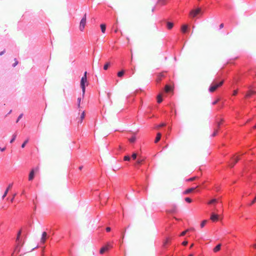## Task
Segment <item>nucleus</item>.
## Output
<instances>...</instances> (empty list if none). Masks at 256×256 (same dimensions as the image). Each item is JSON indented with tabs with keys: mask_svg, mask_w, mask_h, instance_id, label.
<instances>
[{
	"mask_svg": "<svg viewBox=\"0 0 256 256\" xmlns=\"http://www.w3.org/2000/svg\"><path fill=\"white\" fill-rule=\"evenodd\" d=\"M244 155V152H239L232 156H231L230 158L229 162L228 163V166L230 168H234V166L238 162L242 159Z\"/></svg>",
	"mask_w": 256,
	"mask_h": 256,
	"instance_id": "6e6552de",
	"label": "nucleus"
},
{
	"mask_svg": "<svg viewBox=\"0 0 256 256\" xmlns=\"http://www.w3.org/2000/svg\"><path fill=\"white\" fill-rule=\"evenodd\" d=\"M194 178H188L186 180L188 182H192L194 180Z\"/></svg>",
	"mask_w": 256,
	"mask_h": 256,
	"instance_id": "c03bdc74",
	"label": "nucleus"
},
{
	"mask_svg": "<svg viewBox=\"0 0 256 256\" xmlns=\"http://www.w3.org/2000/svg\"><path fill=\"white\" fill-rule=\"evenodd\" d=\"M204 12V10L202 8L197 6L190 11L189 15L192 18H194L202 16Z\"/></svg>",
	"mask_w": 256,
	"mask_h": 256,
	"instance_id": "9d476101",
	"label": "nucleus"
},
{
	"mask_svg": "<svg viewBox=\"0 0 256 256\" xmlns=\"http://www.w3.org/2000/svg\"><path fill=\"white\" fill-rule=\"evenodd\" d=\"M182 245L184 246H187V244H188V240H186V239H184V240H182V243H181Z\"/></svg>",
	"mask_w": 256,
	"mask_h": 256,
	"instance_id": "72a5a7b5",
	"label": "nucleus"
},
{
	"mask_svg": "<svg viewBox=\"0 0 256 256\" xmlns=\"http://www.w3.org/2000/svg\"><path fill=\"white\" fill-rule=\"evenodd\" d=\"M162 132H158L157 134H156V137L154 139V142L156 144V146H158V147H160L161 146V144H159V142H160V140H162Z\"/></svg>",
	"mask_w": 256,
	"mask_h": 256,
	"instance_id": "6ab92c4d",
	"label": "nucleus"
},
{
	"mask_svg": "<svg viewBox=\"0 0 256 256\" xmlns=\"http://www.w3.org/2000/svg\"><path fill=\"white\" fill-rule=\"evenodd\" d=\"M154 108L167 118L175 116L176 114L175 106L171 102L168 103L162 108L155 106Z\"/></svg>",
	"mask_w": 256,
	"mask_h": 256,
	"instance_id": "423d86ee",
	"label": "nucleus"
},
{
	"mask_svg": "<svg viewBox=\"0 0 256 256\" xmlns=\"http://www.w3.org/2000/svg\"><path fill=\"white\" fill-rule=\"evenodd\" d=\"M145 95L144 92L142 89L139 88L136 90L133 94L128 96L126 100L129 104H134L136 106L140 108L142 106V98Z\"/></svg>",
	"mask_w": 256,
	"mask_h": 256,
	"instance_id": "20e7f679",
	"label": "nucleus"
},
{
	"mask_svg": "<svg viewBox=\"0 0 256 256\" xmlns=\"http://www.w3.org/2000/svg\"><path fill=\"white\" fill-rule=\"evenodd\" d=\"M134 74V72H129L128 71H127L124 68H122V69L121 70H119L118 73H117V76L118 78H122V76L124 75H128V76H131L132 74Z\"/></svg>",
	"mask_w": 256,
	"mask_h": 256,
	"instance_id": "f3484780",
	"label": "nucleus"
},
{
	"mask_svg": "<svg viewBox=\"0 0 256 256\" xmlns=\"http://www.w3.org/2000/svg\"><path fill=\"white\" fill-rule=\"evenodd\" d=\"M252 248H254V250H256V243L253 244L252 245Z\"/></svg>",
	"mask_w": 256,
	"mask_h": 256,
	"instance_id": "49530a36",
	"label": "nucleus"
},
{
	"mask_svg": "<svg viewBox=\"0 0 256 256\" xmlns=\"http://www.w3.org/2000/svg\"><path fill=\"white\" fill-rule=\"evenodd\" d=\"M184 200L187 202V203H191L192 202V200L191 198H190V197H186L184 198Z\"/></svg>",
	"mask_w": 256,
	"mask_h": 256,
	"instance_id": "f704fd0d",
	"label": "nucleus"
},
{
	"mask_svg": "<svg viewBox=\"0 0 256 256\" xmlns=\"http://www.w3.org/2000/svg\"><path fill=\"white\" fill-rule=\"evenodd\" d=\"M28 142H29V139L28 138L26 139L23 142V143L22 144L21 147L22 148H24L26 146V144Z\"/></svg>",
	"mask_w": 256,
	"mask_h": 256,
	"instance_id": "473e14b6",
	"label": "nucleus"
},
{
	"mask_svg": "<svg viewBox=\"0 0 256 256\" xmlns=\"http://www.w3.org/2000/svg\"><path fill=\"white\" fill-rule=\"evenodd\" d=\"M80 86L82 90V98L84 97L86 92V88L89 84V81H80Z\"/></svg>",
	"mask_w": 256,
	"mask_h": 256,
	"instance_id": "a211bd4d",
	"label": "nucleus"
},
{
	"mask_svg": "<svg viewBox=\"0 0 256 256\" xmlns=\"http://www.w3.org/2000/svg\"><path fill=\"white\" fill-rule=\"evenodd\" d=\"M12 112V110H10V112L7 114L6 116H7L8 114H10Z\"/></svg>",
	"mask_w": 256,
	"mask_h": 256,
	"instance_id": "603ef678",
	"label": "nucleus"
},
{
	"mask_svg": "<svg viewBox=\"0 0 256 256\" xmlns=\"http://www.w3.org/2000/svg\"><path fill=\"white\" fill-rule=\"evenodd\" d=\"M156 8V6H154L152 8V12H154V10Z\"/></svg>",
	"mask_w": 256,
	"mask_h": 256,
	"instance_id": "4d7b16f0",
	"label": "nucleus"
},
{
	"mask_svg": "<svg viewBox=\"0 0 256 256\" xmlns=\"http://www.w3.org/2000/svg\"><path fill=\"white\" fill-rule=\"evenodd\" d=\"M16 136H17V134L16 132L12 135V138L10 139V144H12L15 141V140L16 138Z\"/></svg>",
	"mask_w": 256,
	"mask_h": 256,
	"instance_id": "c756f323",
	"label": "nucleus"
},
{
	"mask_svg": "<svg viewBox=\"0 0 256 256\" xmlns=\"http://www.w3.org/2000/svg\"><path fill=\"white\" fill-rule=\"evenodd\" d=\"M224 26V24L223 23H222L220 25V29H221L222 28H223Z\"/></svg>",
	"mask_w": 256,
	"mask_h": 256,
	"instance_id": "8fccbe9b",
	"label": "nucleus"
},
{
	"mask_svg": "<svg viewBox=\"0 0 256 256\" xmlns=\"http://www.w3.org/2000/svg\"><path fill=\"white\" fill-rule=\"evenodd\" d=\"M12 187V184H8V186L6 188V190H8V191H9Z\"/></svg>",
	"mask_w": 256,
	"mask_h": 256,
	"instance_id": "79ce46f5",
	"label": "nucleus"
},
{
	"mask_svg": "<svg viewBox=\"0 0 256 256\" xmlns=\"http://www.w3.org/2000/svg\"><path fill=\"white\" fill-rule=\"evenodd\" d=\"M106 230L107 232H110L111 230V228L110 227H107L106 228Z\"/></svg>",
	"mask_w": 256,
	"mask_h": 256,
	"instance_id": "de8ad7c7",
	"label": "nucleus"
},
{
	"mask_svg": "<svg viewBox=\"0 0 256 256\" xmlns=\"http://www.w3.org/2000/svg\"><path fill=\"white\" fill-rule=\"evenodd\" d=\"M114 247V244L112 242H108L103 246H102L100 250V253L102 254L104 253L108 252Z\"/></svg>",
	"mask_w": 256,
	"mask_h": 256,
	"instance_id": "f8f14e48",
	"label": "nucleus"
},
{
	"mask_svg": "<svg viewBox=\"0 0 256 256\" xmlns=\"http://www.w3.org/2000/svg\"><path fill=\"white\" fill-rule=\"evenodd\" d=\"M6 150V148H0V151L2 152H4Z\"/></svg>",
	"mask_w": 256,
	"mask_h": 256,
	"instance_id": "09e8293b",
	"label": "nucleus"
},
{
	"mask_svg": "<svg viewBox=\"0 0 256 256\" xmlns=\"http://www.w3.org/2000/svg\"><path fill=\"white\" fill-rule=\"evenodd\" d=\"M6 52L5 50L0 52V56L3 55Z\"/></svg>",
	"mask_w": 256,
	"mask_h": 256,
	"instance_id": "a18cd8bd",
	"label": "nucleus"
},
{
	"mask_svg": "<svg viewBox=\"0 0 256 256\" xmlns=\"http://www.w3.org/2000/svg\"><path fill=\"white\" fill-rule=\"evenodd\" d=\"M8 192V190H6L4 194L2 195V198H4L7 196Z\"/></svg>",
	"mask_w": 256,
	"mask_h": 256,
	"instance_id": "a19ab883",
	"label": "nucleus"
},
{
	"mask_svg": "<svg viewBox=\"0 0 256 256\" xmlns=\"http://www.w3.org/2000/svg\"><path fill=\"white\" fill-rule=\"evenodd\" d=\"M173 236L172 234L166 236L162 242V246L166 249L168 246L172 244Z\"/></svg>",
	"mask_w": 256,
	"mask_h": 256,
	"instance_id": "4468645a",
	"label": "nucleus"
},
{
	"mask_svg": "<svg viewBox=\"0 0 256 256\" xmlns=\"http://www.w3.org/2000/svg\"><path fill=\"white\" fill-rule=\"evenodd\" d=\"M221 246H222V244H218L217 245H216V246L213 249V251L214 252H218V251L220 250V248H221Z\"/></svg>",
	"mask_w": 256,
	"mask_h": 256,
	"instance_id": "393cba45",
	"label": "nucleus"
},
{
	"mask_svg": "<svg viewBox=\"0 0 256 256\" xmlns=\"http://www.w3.org/2000/svg\"><path fill=\"white\" fill-rule=\"evenodd\" d=\"M219 202V200L215 198H210L207 200L205 203L210 206H214V209H212V212L210 214V220L212 222H216L222 220V216L218 213V210L216 208L215 206Z\"/></svg>",
	"mask_w": 256,
	"mask_h": 256,
	"instance_id": "39448f33",
	"label": "nucleus"
},
{
	"mask_svg": "<svg viewBox=\"0 0 256 256\" xmlns=\"http://www.w3.org/2000/svg\"><path fill=\"white\" fill-rule=\"evenodd\" d=\"M22 195H24L25 194V192L24 190H22Z\"/></svg>",
	"mask_w": 256,
	"mask_h": 256,
	"instance_id": "864d4df0",
	"label": "nucleus"
},
{
	"mask_svg": "<svg viewBox=\"0 0 256 256\" xmlns=\"http://www.w3.org/2000/svg\"><path fill=\"white\" fill-rule=\"evenodd\" d=\"M177 41H178V40H176V41H175V42H174V44H176V42H177Z\"/></svg>",
	"mask_w": 256,
	"mask_h": 256,
	"instance_id": "13d9d810",
	"label": "nucleus"
},
{
	"mask_svg": "<svg viewBox=\"0 0 256 256\" xmlns=\"http://www.w3.org/2000/svg\"><path fill=\"white\" fill-rule=\"evenodd\" d=\"M82 98L81 97H79L78 98V108H80V102H81Z\"/></svg>",
	"mask_w": 256,
	"mask_h": 256,
	"instance_id": "58836bf2",
	"label": "nucleus"
},
{
	"mask_svg": "<svg viewBox=\"0 0 256 256\" xmlns=\"http://www.w3.org/2000/svg\"><path fill=\"white\" fill-rule=\"evenodd\" d=\"M85 116H86V114H85V112H83L81 114H80V120L78 121V122H80L82 123L83 120L84 118H85Z\"/></svg>",
	"mask_w": 256,
	"mask_h": 256,
	"instance_id": "7c9ffc66",
	"label": "nucleus"
},
{
	"mask_svg": "<svg viewBox=\"0 0 256 256\" xmlns=\"http://www.w3.org/2000/svg\"><path fill=\"white\" fill-rule=\"evenodd\" d=\"M86 13L82 18L81 19L80 22L79 29L81 32H83L84 28V27L86 25Z\"/></svg>",
	"mask_w": 256,
	"mask_h": 256,
	"instance_id": "dca6fc26",
	"label": "nucleus"
},
{
	"mask_svg": "<svg viewBox=\"0 0 256 256\" xmlns=\"http://www.w3.org/2000/svg\"><path fill=\"white\" fill-rule=\"evenodd\" d=\"M208 222V220H202L200 224V228H203Z\"/></svg>",
	"mask_w": 256,
	"mask_h": 256,
	"instance_id": "cd10ccee",
	"label": "nucleus"
},
{
	"mask_svg": "<svg viewBox=\"0 0 256 256\" xmlns=\"http://www.w3.org/2000/svg\"><path fill=\"white\" fill-rule=\"evenodd\" d=\"M23 116H24L23 114H20L18 116V118H17V119H16V123H18V122L22 118Z\"/></svg>",
	"mask_w": 256,
	"mask_h": 256,
	"instance_id": "c9c22d12",
	"label": "nucleus"
},
{
	"mask_svg": "<svg viewBox=\"0 0 256 256\" xmlns=\"http://www.w3.org/2000/svg\"><path fill=\"white\" fill-rule=\"evenodd\" d=\"M194 190V188H188L184 192V194H189L190 192H192Z\"/></svg>",
	"mask_w": 256,
	"mask_h": 256,
	"instance_id": "a878e982",
	"label": "nucleus"
},
{
	"mask_svg": "<svg viewBox=\"0 0 256 256\" xmlns=\"http://www.w3.org/2000/svg\"><path fill=\"white\" fill-rule=\"evenodd\" d=\"M86 72H84V76L81 78L80 80H87V77H86Z\"/></svg>",
	"mask_w": 256,
	"mask_h": 256,
	"instance_id": "e433bc0d",
	"label": "nucleus"
},
{
	"mask_svg": "<svg viewBox=\"0 0 256 256\" xmlns=\"http://www.w3.org/2000/svg\"><path fill=\"white\" fill-rule=\"evenodd\" d=\"M128 142L130 144H134L136 140V137L135 134H132L130 138H128Z\"/></svg>",
	"mask_w": 256,
	"mask_h": 256,
	"instance_id": "5701e85b",
	"label": "nucleus"
},
{
	"mask_svg": "<svg viewBox=\"0 0 256 256\" xmlns=\"http://www.w3.org/2000/svg\"><path fill=\"white\" fill-rule=\"evenodd\" d=\"M125 162H128L132 166L129 174L130 179L134 180V182L137 183V178L142 173L140 177L142 180L147 178L146 173L144 172L142 169H140V166L145 164V158L143 157L139 151L134 152L131 155H126L124 158Z\"/></svg>",
	"mask_w": 256,
	"mask_h": 256,
	"instance_id": "f03ea898",
	"label": "nucleus"
},
{
	"mask_svg": "<svg viewBox=\"0 0 256 256\" xmlns=\"http://www.w3.org/2000/svg\"><path fill=\"white\" fill-rule=\"evenodd\" d=\"M82 168H83V166H80L79 167V170H81L82 169Z\"/></svg>",
	"mask_w": 256,
	"mask_h": 256,
	"instance_id": "6e6d98bb",
	"label": "nucleus"
},
{
	"mask_svg": "<svg viewBox=\"0 0 256 256\" xmlns=\"http://www.w3.org/2000/svg\"><path fill=\"white\" fill-rule=\"evenodd\" d=\"M154 128L158 130H163L166 133V136L162 138V142H165L166 139V136L169 134V132L170 131L171 128L170 126H168L166 122H162L159 124H156L154 126Z\"/></svg>",
	"mask_w": 256,
	"mask_h": 256,
	"instance_id": "1a4fd4ad",
	"label": "nucleus"
},
{
	"mask_svg": "<svg viewBox=\"0 0 256 256\" xmlns=\"http://www.w3.org/2000/svg\"><path fill=\"white\" fill-rule=\"evenodd\" d=\"M237 58L230 59L227 62L218 72V78L213 80H241L248 74L252 76L256 74V72L250 70L249 68H242L236 62Z\"/></svg>",
	"mask_w": 256,
	"mask_h": 256,
	"instance_id": "f257e3e1",
	"label": "nucleus"
},
{
	"mask_svg": "<svg viewBox=\"0 0 256 256\" xmlns=\"http://www.w3.org/2000/svg\"><path fill=\"white\" fill-rule=\"evenodd\" d=\"M50 236L46 232H44L42 234V238H41V242L44 244L47 240L48 239Z\"/></svg>",
	"mask_w": 256,
	"mask_h": 256,
	"instance_id": "4be33fe9",
	"label": "nucleus"
},
{
	"mask_svg": "<svg viewBox=\"0 0 256 256\" xmlns=\"http://www.w3.org/2000/svg\"><path fill=\"white\" fill-rule=\"evenodd\" d=\"M168 144H166V146H164V147H163L162 149H163V150H164V149H165V148H168Z\"/></svg>",
	"mask_w": 256,
	"mask_h": 256,
	"instance_id": "5fc2aeb1",
	"label": "nucleus"
},
{
	"mask_svg": "<svg viewBox=\"0 0 256 256\" xmlns=\"http://www.w3.org/2000/svg\"><path fill=\"white\" fill-rule=\"evenodd\" d=\"M106 26L105 24H100V30L102 33H105L106 30Z\"/></svg>",
	"mask_w": 256,
	"mask_h": 256,
	"instance_id": "bb28decb",
	"label": "nucleus"
},
{
	"mask_svg": "<svg viewBox=\"0 0 256 256\" xmlns=\"http://www.w3.org/2000/svg\"><path fill=\"white\" fill-rule=\"evenodd\" d=\"M224 81H212L208 88L210 92H213L217 90L224 84Z\"/></svg>",
	"mask_w": 256,
	"mask_h": 256,
	"instance_id": "9b49d317",
	"label": "nucleus"
},
{
	"mask_svg": "<svg viewBox=\"0 0 256 256\" xmlns=\"http://www.w3.org/2000/svg\"><path fill=\"white\" fill-rule=\"evenodd\" d=\"M163 81H155L156 85L159 90V92L156 97V102L160 104L164 100V98L174 94V88L173 81H169L170 82L164 83Z\"/></svg>",
	"mask_w": 256,
	"mask_h": 256,
	"instance_id": "7ed1b4c3",
	"label": "nucleus"
},
{
	"mask_svg": "<svg viewBox=\"0 0 256 256\" xmlns=\"http://www.w3.org/2000/svg\"><path fill=\"white\" fill-rule=\"evenodd\" d=\"M146 116L148 118H150L152 117V116H155V114L154 112H152L151 114H146Z\"/></svg>",
	"mask_w": 256,
	"mask_h": 256,
	"instance_id": "ea45409f",
	"label": "nucleus"
},
{
	"mask_svg": "<svg viewBox=\"0 0 256 256\" xmlns=\"http://www.w3.org/2000/svg\"><path fill=\"white\" fill-rule=\"evenodd\" d=\"M110 66V62H106L104 66V70H106Z\"/></svg>",
	"mask_w": 256,
	"mask_h": 256,
	"instance_id": "c85d7f7f",
	"label": "nucleus"
},
{
	"mask_svg": "<svg viewBox=\"0 0 256 256\" xmlns=\"http://www.w3.org/2000/svg\"><path fill=\"white\" fill-rule=\"evenodd\" d=\"M168 1V0H158V4L162 6L165 4Z\"/></svg>",
	"mask_w": 256,
	"mask_h": 256,
	"instance_id": "2f4dec72",
	"label": "nucleus"
},
{
	"mask_svg": "<svg viewBox=\"0 0 256 256\" xmlns=\"http://www.w3.org/2000/svg\"><path fill=\"white\" fill-rule=\"evenodd\" d=\"M190 26L186 24H182L180 28V32L184 34H188L190 32Z\"/></svg>",
	"mask_w": 256,
	"mask_h": 256,
	"instance_id": "aec40b11",
	"label": "nucleus"
},
{
	"mask_svg": "<svg viewBox=\"0 0 256 256\" xmlns=\"http://www.w3.org/2000/svg\"><path fill=\"white\" fill-rule=\"evenodd\" d=\"M36 169L35 168H32L30 172L28 174V180L32 181L34 178Z\"/></svg>",
	"mask_w": 256,
	"mask_h": 256,
	"instance_id": "412c9836",
	"label": "nucleus"
},
{
	"mask_svg": "<svg viewBox=\"0 0 256 256\" xmlns=\"http://www.w3.org/2000/svg\"><path fill=\"white\" fill-rule=\"evenodd\" d=\"M162 22L166 25V28L168 30H172L174 25V21L171 17L167 19H164Z\"/></svg>",
	"mask_w": 256,
	"mask_h": 256,
	"instance_id": "2eb2a0df",
	"label": "nucleus"
},
{
	"mask_svg": "<svg viewBox=\"0 0 256 256\" xmlns=\"http://www.w3.org/2000/svg\"><path fill=\"white\" fill-rule=\"evenodd\" d=\"M167 74H168L166 72L159 73L158 74V78L156 80H162V78H166Z\"/></svg>",
	"mask_w": 256,
	"mask_h": 256,
	"instance_id": "b1692460",
	"label": "nucleus"
},
{
	"mask_svg": "<svg viewBox=\"0 0 256 256\" xmlns=\"http://www.w3.org/2000/svg\"><path fill=\"white\" fill-rule=\"evenodd\" d=\"M224 122V120L223 118H216L214 123V130L210 135L211 136H216L218 132L220 130V127L222 126Z\"/></svg>",
	"mask_w": 256,
	"mask_h": 256,
	"instance_id": "0eeeda50",
	"label": "nucleus"
},
{
	"mask_svg": "<svg viewBox=\"0 0 256 256\" xmlns=\"http://www.w3.org/2000/svg\"><path fill=\"white\" fill-rule=\"evenodd\" d=\"M186 231H183V232H180V236H185V234H186Z\"/></svg>",
	"mask_w": 256,
	"mask_h": 256,
	"instance_id": "37998d69",
	"label": "nucleus"
},
{
	"mask_svg": "<svg viewBox=\"0 0 256 256\" xmlns=\"http://www.w3.org/2000/svg\"><path fill=\"white\" fill-rule=\"evenodd\" d=\"M14 60L15 61V62L12 64V66L14 68L15 67L18 63V62L16 58L14 59Z\"/></svg>",
	"mask_w": 256,
	"mask_h": 256,
	"instance_id": "4c0bfd02",
	"label": "nucleus"
},
{
	"mask_svg": "<svg viewBox=\"0 0 256 256\" xmlns=\"http://www.w3.org/2000/svg\"><path fill=\"white\" fill-rule=\"evenodd\" d=\"M22 230H19L16 234V249L20 248L24 244L22 242Z\"/></svg>",
	"mask_w": 256,
	"mask_h": 256,
	"instance_id": "ddd939ff",
	"label": "nucleus"
},
{
	"mask_svg": "<svg viewBox=\"0 0 256 256\" xmlns=\"http://www.w3.org/2000/svg\"><path fill=\"white\" fill-rule=\"evenodd\" d=\"M218 103V101L217 100H214L212 102V104H216Z\"/></svg>",
	"mask_w": 256,
	"mask_h": 256,
	"instance_id": "3c124183",
	"label": "nucleus"
}]
</instances>
